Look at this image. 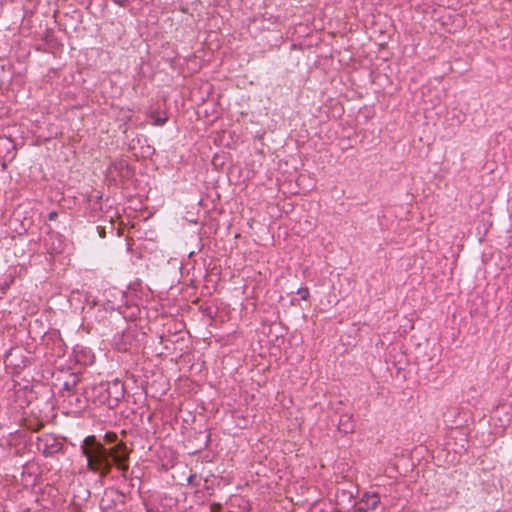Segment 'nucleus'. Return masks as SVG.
Wrapping results in <instances>:
<instances>
[{"label":"nucleus","mask_w":512,"mask_h":512,"mask_svg":"<svg viewBox=\"0 0 512 512\" xmlns=\"http://www.w3.org/2000/svg\"><path fill=\"white\" fill-rule=\"evenodd\" d=\"M82 454L86 457L89 471L106 477L112 469V448L107 449L94 436H88L81 445Z\"/></svg>","instance_id":"nucleus-1"},{"label":"nucleus","mask_w":512,"mask_h":512,"mask_svg":"<svg viewBox=\"0 0 512 512\" xmlns=\"http://www.w3.org/2000/svg\"><path fill=\"white\" fill-rule=\"evenodd\" d=\"M36 447L44 456H51L62 450V442L53 434L37 437Z\"/></svg>","instance_id":"nucleus-2"},{"label":"nucleus","mask_w":512,"mask_h":512,"mask_svg":"<svg viewBox=\"0 0 512 512\" xmlns=\"http://www.w3.org/2000/svg\"><path fill=\"white\" fill-rule=\"evenodd\" d=\"M129 459V452L123 442L116 444L112 447V464L114 463L121 471L122 477L127 479L129 466L127 461Z\"/></svg>","instance_id":"nucleus-3"},{"label":"nucleus","mask_w":512,"mask_h":512,"mask_svg":"<svg viewBox=\"0 0 512 512\" xmlns=\"http://www.w3.org/2000/svg\"><path fill=\"white\" fill-rule=\"evenodd\" d=\"M380 503V496L377 492H366L356 504L358 512H372Z\"/></svg>","instance_id":"nucleus-4"},{"label":"nucleus","mask_w":512,"mask_h":512,"mask_svg":"<svg viewBox=\"0 0 512 512\" xmlns=\"http://www.w3.org/2000/svg\"><path fill=\"white\" fill-rule=\"evenodd\" d=\"M4 363L7 367H13L15 370L25 367L23 350L20 347L12 348L6 353Z\"/></svg>","instance_id":"nucleus-5"},{"label":"nucleus","mask_w":512,"mask_h":512,"mask_svg":"<svg viewBox=\"0 0 512 512\" xmlns=\"http://www.w3.org/2000/svg\"><path fill=\"white\" fill-rule=\"evenodd\" d=\"M88 399L93 398L94 403L103 404L110 395V385L99 384L85 391Z\"/></svg>","instance_id":"nucleus-6"},{"label":"nucleus","mask_w":512,"mask_h":512,"mask_svg":"<svg viewBox=\"0 0 512 512\" xmlns=\"http://www.w3.org/2000/svg\"><path fill=\"white\" fill-rule=\"evenodd\" d=\"M353 416L349 413L341 414L338 422V429L344 434H348L354 431Z\"/></svg>","instance_id":"nucleus-7"},{"label":"nucleus","mask_w":512,"mask_h":512,"mask_svg":"<svg viewBox=\"0 0 512 512\" xmlns=\"http://www.w3.org/2000/svg\"><path fill=\"white\" fill-rule=\"evenodd\" d=\"M297 294L300 295L302 300H308L310 293L307 287H301L297 290Z\"/></svg>","instance_id":"nucleus-8"},{"label":"nucleus","mask_w":512,"mask_h":512,"mask_svg":"<svg viewBox=\"0 0 512 512\" xmlns=\"http://www.w3.org/2000/svg\"><path fill=\"white\" fill-rule=\"evenodd\" d=\"M105 438H106V440H107V441H109V442H113V441H115V440H116L117 435H116V434H114V433H107V434L105 435Z\"/></svg>","instance_id":"nucleus-9"},{"label":"nucleus","mask_w":512,"mask_h":512,"mask_svg":"<svg viewBox=\"0 0 512 512\" xmlns=\"http://www.w3.org/2000/svg\"><path fill=\"white\" fill-rule=\"evenodd\" d=\"M115 4L124 7L128 0H112Z\"/></svg>","instance_id":"nucleus-10"},{"label":"nucleus","mask_w":512,"mask_h":512,"mask_svg":"<svg viewBox=\"0 0 512 512\" xmlns=\"http://www.w3.org/2000/svg\"><path fill=\"white\" fill-rule=\"evenodd\" d=\"M48 217H49V220H55L56 217H57V213L56 212H50Z\"/></svg>","instance_id":"nucleus-11"},{"label":"nucleus","mask_w":512,"mask_h":512,"mask_svg":"<svg viewBox=\"0 0 512 512\" xmlns=\"http://www.w3.org/2000/svg\"><path fill=\"white\" fill-rule=\"evenodd\" d=\"M505 407H502V408H498L496 411H495V414H499L502 410H504Z\"/></svg>","instance_id":"nucleus-12"},{"label":"nucleus","mask_w":512,"mask_h":512,"mask_svg":"<svg viewBox=\"0 0 512 512\" xmlns=\"http://www.w3.org/2000/svg\"><path fill=\"white\" fill-rule=\"evenodd\" d=\"M113 387L118 388V387H119V382H115V383L113 384Z\"/></svg>","instance_id":"nucleus-13"},{"label":"nucleus","mask_w":512,"mask_h":512,"mask_svg":"<svg viewBox=\"0 0 512 512\" xmlns=\"http://www.w3.org/2000/svg\"><path fill=\"white\" fill-rule=\"evenodd\" d=\"M510 421H511L510 417H507V419H506L507 424L510 423Z\"/></svg>","instance_id":"nucleus-14"}]
</instances>
